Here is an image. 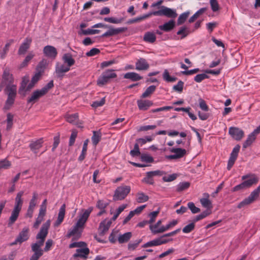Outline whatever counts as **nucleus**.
I'll return each instance as SVG.
<instances>
[{"label": "nucleus", "instance_id": "obj_1", "mask_svg": "<svg viewBox=\"0 0 260 260\" xmlns=\"http://www.w3.org/2000/svg\"><path fill=\"white\" fill-rule=\"evenodd\" d=\"M49 226L50 220H48L42 225L40 232L37 235L36 239L38 241L31 245V250L34 253L30 257V260H38L43 255L44 250L41 247L44 244Z\"/></svg>", "mask_w": 260, "mask_h": 260}, {"label": "nucleus", "instance_id": "obj_2", "mask_svg": "<svg viewBox=\"0 0 260 260\" xmlns=\"http://www.w3.org/2000/svg\"><path fill=\"white\" fill-rule=\"evenodd\" d=\"M92 210L93 208L90 207L88 209L83 210V212L80 214L76 224L69 231L67 235L68 238H70L74 235H77L79 237L81 236L84 225Z\"/></svg>", "mask_w": 260, "mask_h": 260}, {"label": "nucleus", "instance_id": "obj_3", "mask_svg": "<svg viewBox=\"0 0 260 260\" xmlns=\"http://www.w3.org/2000/svg\"><path fill=\"white\" fill-rule=\"evenodd\" d=\"M23 194L24 191H20L16 194L15 199L14 207L9 219L8 225L9 226L13 224L19 216L23 203V200L22 199Z\"/></svg>", "mask_w": 260, "mask_h": 260}, {"label": "nucleus", "instance_id": "obj_4", "mask_svg": "<svg viewBox=\"0 0 260 260\" xmlns=\"http://www.w3.org/2000/svg\"><path fill=\"white\" fill-rule=\"evenodd\" d=\"M14 78L13 75L10 72L9 68H5L4 70L2 80L0 83V88L6 87L5 90H10L12 86H16L13 84Z\"/></svg>", "mask_w": 260, "mask_h": 260}, {"label": "nucleus", "instance_id": "obj_5", "mask_svg": "<svg viewBox=\"0 0 260 260\" xmlns=\"http://www.w3.org/2000/svg\"><path fill=\"white\" fill-rule=\"evenodd\" d=\"M54 86L53 80L50 81L47 85L42 87L41 89L35 90L33 92L30 98L28 99L27 103L34 102L41 97L45 95L48 91Z\"/></svg>", "mask_w": 260, "mask_h": 260}, {"label": "nucleus", "instance_id": "obj_6", "mask_svg": "<svg viewBox=\"0 0 260 260\" xmlns=\"http://www.w3.org/2000/svg\"><path fill=\"white\" fill-rule=\"evenodd\" d=\"M131 188L130 186L122 185L116 189L113 195L114 201L122 200L124 199L130 192Z\"/></svg>", "mask_w": 260, "mask_h": 260}, {"label": "nucleus", "instance_id": "obj_7", "mask_svg": "<svg viewBox=\"0 0 260 260\" xmlns=\"http://www.w3.org/2000/svg\"><path fill=\"white\" fill-rule=\"evenodd\" d=\"M260 193V185L254 190H253L250 195L242 202H241L238 205V208H242L244 206L248 205L252 203L259 196Z\"/></svg>", "mask_w": 260, "mask_h": 260}, {"label": "nucleus", "instance_id": "obj_8", "mask_svg": "<svg viewBox=\"0 0 260 260\" xmlns=\"http://www.w3.org/2000/svg\"><path fill=\"white\" fill-rule=\"evenodd\" d=\"M8 95L7 99L5 103L4 109H9L13 105L17 94V86H12L10 90H5Z\"/></svg>", "mask_w": 260, "mask_h": 260}, {"label": "nucleus", "instance_id": "obj_9", "mask_svg": "<svg viewBox=\"0 0 260 260\" xmlns=\"http://www.w3.org/2000/svg\"><path fill=\"white\" fill-rule=\"evenodd\" d=\"M169 151L173 153V154L166 156V158L169 160L180 159L183 157L187 153L186 149L181 148H171L169 149Z\"/></svg>", "mask_w": 260, "mask_h": 260}, {"label": "nucleus", "instance_id": "obj_10", "mask_svg": "<svg viewBox=\"0 0 260 260\" xmlns=\"http://www.w3.org/2000/svg\"><path fill=\"white\" fill-rule=\"evenodd\" d=\"M116 74L113 70H108L103 73L102 75L98 78L97 83L101 86L107 83L111 79L115 78Z\"/></svg>", "mask_w": 260, "mask_h": 260}, {"label": "nucleus", "instance_id": "obj_11", "mask_svg": "<svg viewBox=\"0 0 260 260\" xmlns=\"http://www.w3.org/2000/svg\"><path fill=\"white\" fill-rule=\"evenodd\" d=\"M29 228L24 227L19 233L15 241L11 244V245H16L18 243L21 244L22 242L27 241L29 238Z\"/></svg>", "mask_w": 260, "mask_h": 260}, {"label": "nucleus", "instance_id": "obj_12", "mask_svg": "<svg viewBox=\"0 0 260 260\" xmlns=\"http://www.w3.org/2000/svg\"><path fill=\"white\" fill-rule=\"evenodd\" d=\"M229 133L231 137L236 141L241 140L244 135V132L242 129L234 126L229 128Z\"/></svg>", "mask_w": 260, "mask_h": 260}, {"label": "nucleus", "instance_id": "obj_13", "mask_svg": "<svg viewBox=\"0 0 260 260\" xmlns=\"http://www.w3.org/2000/svg\"><path fill=\"white\" fill-rule=\"evenodd\" d=\"M157 13H155L157 16H165L169 18H175L177 17V14L176 11L170 8L162 7L161 10L156 11Z\"/></svg>", "mask_w": 260, "mask_h": 260}, {"label": "nucleus", "instance_id": "obj_14", "mask_svg": "<svg viewBox=\"0 0 260 260\" xmlns=\"http://www.w3.org/2000/svg\"><path fill=\"white\" fill-rule=\"evenodd\" d=\"M242 180H244V182L247 187H249L253 184H256L259 180V178L255 174H248L244 175L242 177Z\"/></svg>", "mask_w": 260, "mask_h": 260}, {"label": "nucleus", "instance_id": "obj_15", "mask_svg": "<svg viewBox=\"0 0 260 260\" xmlns=\"http://www.w3.org/2000/svg\"><path fill=\"white\" fill-rule=\"evenodd\" d=\"M240 149L239 145H237L233 149L228 162L227 169L230 170L234 165Z\"/></svg>", "mask_w": 260, "mask_h": 260}, {"label": "nucleus", "instance_id": "obj_16", "mask_svg": "<svg viewBox=\"0 0 260 260\" xmlns=\"http://www.w3.org/2000/svg\"><path fill=\"white\" fill-rule=\"evenodd\" d=\"M70 70V68L67 65L56 63L55 67V73L58 77H62L64 74Z\"/></svg>", "mask_w": 260, "mask_h": 260}, {"label": "nucleus", "instance_id": "obj_17", "mask_svg": "<svg viewBox=\"0 0 260 260\" xmlns=\"http://www.w3.org/2000/svg\"><path fill=\"white\" fill-rule=\"evenodd\" d=\"M43 53L47 57L54 59L57 54L56 49L50 45L46 46L43 49Z\"/></svg>", "mask_w": 260, "mask_h": 260}, {"label": "nucleus", "instance_id": "obj_18", "mask_svg": "<svg viewBox=\"0 0 260 260\" xmlns=\"http://www.w3.org/2000/svg\"><path fill=\"white\" fill-rule=\"evenodd\" d=\"M89 249L87 247V246L82 248L77 249L76 252L73 255V257L74 258L81 257L86 259L89 254Z\"/></svg>", "mask_w": 260, "mask_h": 260}, {"label": "nucleus", "instance_id": "obj_19", "mask_svg": "<svg viewBox=\"0 0 260 260\" xmlns=\"http://www.w3.org/2000/svg\"><path fill=\"white\" fill-rule=\"evenodd\" d=\"M31 42L32 39L30 37L26 38L19 48L18 54H24L29 49Z\"/></svg>", "mask_w": 260, "mask_h": 260}, {"label": "nucleus", "instance_id": "obj_20", "mask_svg": "<svg viewBox=\"0 0 260 260\" xmlns=\"http://www.w3.org/2000/svg\"><path fill=\"white\" fill-rule=\"evenodd\" d=\"M137 103L139 109L142 111L147 110L153 104L151 101L148 100H138Z\"/></svg>", "mask_w": 260, "mask_h": 260}, {"label": "nucleus", "instance_id": "obj_21", "mask_svg": "<svg viewBox=\"0 0 260 260\" xmlns=\"http://www.w3.org/2000/svg\"><path fill=\"white\" fill-rule=\"evenodd\" d=\"M112 220L105 219L102 221L99 225V231L101 235H104L105 233L108 231L111 224Z\"/></svg>", "mask_w": 260, "mask_h": 260}, {"label": "nucleus", "instance_id": "obj_22", "mask_svg": "<svg viewBox=\"0 0 260 260\" xmlns=\"http://www.w3.org/2000/svg\"><path fill=\"white\" fill-rule=\"evenodd\" d=\"M66 212V205L62 204L59 210L57 219L54 223V226H59L63 221Z\"/></svg>", "mask_w": 260, "mask_h": 260}, {"label": "nucleus", "instance_id": "obj_23", "mask_svg": "<svg viewBox=\"0 0 260 260\" xmlns=\"http://www.w3.org/2000/svg\"><path fill=\"white\" fill-rule=\"evenodd\" d=\"M162 223V220L161 219L158 220L157 222L152 225L151 224L149 226L150 230H151V232L153 234H156L158 233H162L164 232V231L162 230V229L164 228V226H161L159 227L160 225Z\"/></svg>", "mask_w": 260, "mask_h": 260}, {"label": "nucleus", "instance_id": "obj_24", "mask_svg": "<svg viewBox=\"0 0 260 260\" xmlns=\"http://www.w3.org/2000/svg\"><path fill=\"white\" fill-rule=\"evenodd\" d=\"M124 30V28L119 27V28H113L109 27V29L106 31L104 34L102 35V37H107L115 36L118 35L120 32L123 31Z\"/></svg>", "mask_w": 260, "mask_h": 260}, {"label": "nucleus", "instance_id": "obj_25", "mask_svg": "<svg viewBox=\"0 0 260 260\" xmlns=\"http://www.w3.org/2000/svg\"><path fill=\"white\" fill-rule=\"evenodd\" d=\"M149 65L145 59L141 58L136 62V69L138 71L147 70Z\"/></svg>", "mask_w": 260, "mask_h": 260}, {"label": "nucleus", "instance_id": "obj_26", "mask_svg": "<svg viewBox=\"0 0 260 260\" xmlns=\"http://www.w3.org/2000/svg\"><path fill=\"white\" fill-rule=\"evenodd\" d=\"M62 60L65 64L71 68L75 62V59L70 53H65L62 56Z\"/></svg>", "mask_w": 260, "mask_h": 260}, {"label": "nucleus", "instance_id": "obj_27", "mask_svg": "<svg viewBox=\"0 0 260 260\" xmlns=\"http://www.w3.org/2000/svg\"><path fill=\"white\" fill-rule=\"evenodd\" d=\"M175 26V21L173 20H170L168 22L164 23L163 25H159V28L165 31H169Z\"/></svg>", "mask_w": 260, "mask_h": 260}, {"label": "nucleus", "instance_id": "obj_28", "mask_svg": "<svg viewBox=\"0 0 260 260\" xmlns=\"http://www.w3.org/2000/svg\"><path fill=\"white\" fill-rule=\"evenodd\" d=\"M125 79H130L133 81H137L142 79V77L135 72H128L124 75Z\"/></svg>", "mask_w": 260, "mask_h": 260}, {"label": "nucleus", "instance_id": "obj_29", "mask_svg": "<svg viewBox=\"0 0 260 260\" xmlns=\"http://www.w3.org/2000/svg\"><path fill=\"white\" fill-rule=\"evenodd\" d=\"M149 199V197L142 191H139L136 194V200L138 203L146 202Z\"/></svg>", "mask_w": 260, "mask_h": 260}, {"label": "nucleus", "instance_id": "obj_30", "mask_svg": "<svg viewBox=\"0 0 260 260\" xmlns=\"http://www.w3.org/2000/svg\"><path fill=\"white\" fill-rule=\"evenodd\" d=\"M42 143L43 140L41 139L31 143L29 146L31 150L35 153H37L38 152V150L42 147Z\"/></svg>", "mask_w": 260, "mask_h": 260}, {"label": "nucleus", "instance_id": "obj_31", "mask_svg": "<svg viewBox=\"0 0 260 260\" xmlns=\"http://www.w3.org/2000/svg\"><path fill=\"white\" fill-rule=\"evenodd\" d=\"M132 236L131 232H127L123 234L120 235L118 238V241L120 244L127 242Z\"/></svg>", "mask_w": 260, "mask_h": 260}, {"label": "nucleus", "instance_id": "obj_32", "mask_svg": "<svg viewBox=\"0 0 260 260\" xmlns=\"http://www.w3.org/2000/svg\"><path fill=\"white\" fill-rule=\"evenodd\" d=\"M143 39L146 42L152 43L155 41L156 36L154 32L148 31L144 34Z\"/></svg>", "mask_w": 260, "mask_h": 260}, {"label": "nucleus", "instance_id": "obj_33", "mask_svg": "<svg viewBox=\"0 0 260 260\" xmlns=\"http://www.w3.org/2000/svg\"><path fill=\"white\" fill-rule=\"evenodd\" d=\"M161 243L162 242L160 241V237H159L145 243L144 245H143L142 247L146 248L148 247L159 246L161 245Z\"/></svg>", "mask_w": 260, "mask_h": 260}, {"label": "nucleus", "instance_id": "obj_34", "mask_svg": "<svg viewBox=\"0 0 260 260\" xmlns=\"http://www.w3.org/2000/svg\"><path fill=\"white\" fill-rule=\"evenodd\" d=\"M102 134L100 131H93V136L91 137L92 142L96 146L101 139Z\"/></svg>", "mask_w": 260, "mask_h": 260}, {"label": "nucleus", "instance_id": "obj_35", "mask_svg": "<svg viewBox=\"0 0 260 260\" xmlns=\"http://www.w3.org/2000/svg\"><path fill=\"white\" fill-rule=\"evenodd\" d=\"M127 205L126 204H123L119 206V207L116 209L111 220L115 221L117 218L120 214L127 207Z\"/></svg>", "mask_w": 260, "mask_h": 260}, {"label": "nucleus", "instance_id": "obj_36", "mask_svg": "<svg viewBox=\"0 0 260 260\" xmlns=\"http://www.w3.org/2000/svg\"><path fill=\"white\" fill-rule=\"evenodd\" d=\"M35 84V83H34V82H32L31 81V82L28 85V86L26 87V88L25 89V86H26V83L23 80L22 81V82L21 87H20V88L19 89V93L20 94H23L24 95L25 93H23V91H24V92H25L26 91L29 90L30 89H31L32 88V87L34 86Z\"/></svg>", "mask_w": 260, "mask_h": 260}, {"label": "nucleus", "instance_id": "obj_37", "mask_svg": "<svg viewBox=\"0 0 260 260\" xmlns=\"http://www.w3.org/2000/svg\"><path fill=\"white\" fill-rule=\"evenodd\" d=\"M156 89V86L155 85H151L149 86L145 91L144 92L142 93L141 97L142 98H146L149 96L151 94H152Z\"/></svg>", "mask_w": 260, "mask_h": 260}, {"label": "nucleus", "instance_id": "obj_38", "mask_svg": "<svg viewBox=\"0 0 260 260\" xmlns=\"http://www.w3.org/2000/svg\"><path fill=\"white\" fill-rule=\"evenodd\" d=\"M255 138L256 136H255L253 134L250 133L248 135L246 140L243 143V148H246L248 146H250L254 142Z\"/></svg>", "mask_w": 260, "mask_h": 260}, {"label": "nucleus", "instance_id": "obj_39", "mask_svg": "<svg viewBox=\"0 0 260 260\" xmlns=\"http://www.w3.org/2000/svg\"><path fill=\"white\" fill-rule=\"evenodd\" d=\"M13 118L14 115L10 113H9L7 115V119L6 122L7 123L6 129L9 131L13 126Z\"/></svg>", "mask_w": 260, "mask_h": 260}, {"label": "nucleus", "instance_id": "obj_40", "mask_svg": "<svg viewBox=\"0 0 260 260\" xmlns=\"http://www.w3.org/2000/svg\"><path fill=\"white\" fill-rule=\"evenodd\" d=\"M155 137L154 135H152L151 136H147L143 138H139L137 139V142L139 143L141 145L145 144L147 142H151Z\"/></svg>", "mask_w": 260, "mask_h": 260}, {"label": "nucleus", "instance_id": "obj_41", "mask_svg": "<svg viewBox=\"0 0 260 260\" xmlns=\"http://www.w3.org/2000/svg\"><path fill=\"white\" fill-rule=\"evenodd\" d=\"M88 142H89V140L88 139H86L84 142L82 152L79 157V160L80 161L83 160L85 157V155H86L87 149V145H88Z\"/></svg>", "mask_w": 260, "mask_h": 260}, {"label": "nucleus", "instance_id": "obj_42", "mask_svg": "<svg viewBox=\"0 0 260 260\" xmlns=\"http://www.w3.org/2000/svg\"><path fill=\"white\" fill-rule=\"evenodd\" d=\"M38 198V194L36 192L32 193V197L29 203L28 208L35 209V208L37 204V200Z\"/></svg>", "mask_w": 260, "mask_h": 260}, {"label": "nucleus", "instance_id": "obj_43", "mask_svg": "<svg viewBox=\"0 0 260 260\" xmlns=\"http://www.w3.org/2000/svg\"><path fill=\"white\" fill-rule=\"evenodd\" d=\"M211 213V211L210 210H206L202 212L201 214L197 215L194 219V221L197 222L200 220H201L209 215Z\"/></svg>", "mask_w": 260, "mask_h": 260}, {"label": "nucleus", "instance_id": "obj_44", "mask_svg": "<svg viewBox=\"0 0 260 260\" xmlns=\"http://www.w3.org/2000/svg\"><path fill=\"white\" fill-rule=\"evenodd\" d=\"M200 203L204 207L207 208V210H211L212 208V203L208 198L201 199Z\"/></svg>", "mask_w": 260, "mask_h": 260}, {"label": "nucleus", "instance_id": "obj_45", "mask_svg": "<svg viewBox=\"0 0 260 260\" xmlns=\"http://www.w3.org/2000/svg\"><path fill=\"white\" fill-rule=\"evenodd\" d=\"M190 186V183L188 182H182L179 183L176 188V190L178 192L182 191L187 189Z\"/></svg>", "mask_w": 260, "mask_h": 260}, {"label": "nucleus", "instance_id": "obj_46", "mask_svg": "<svg viewBox=\"0 0 260 260\" xmlns=\"http://www.w3.org/2000/svg\"><path fill=\"white\" fill-rule=\"evenodd\" d=\"M163 79L168 82H173L176 80V78L171 77L169 75V73L167 70H165L162 75Z\"/></svg>", "mask_w": 260, "mask_h": 260}, {"label": "nucleus", "instance_id": "obj_47", "mask_svg": "<svg viewBox=\"0 0 260 260\" xmlns=\"http://www.w3.org/2000/svg\"><path fill=\"white\" fill-rule=\"evenodd\" d=\"M34 55L32 53H29L25 57L23 62L20 64L19 68L20 69L24 68L27 66L30 60L33 58Z\"/></svg>", "mask_w": 260, "mask_h": 260}, {"label": "nucleus", "instance_id": "obj_48", "mask_svg": "<svg viewBox=\"0 0 260 260\" xmlns=\"http://www.w3.org/2000/svg\"><path fill=\"white\" fill-rule=\"evenodd\" d=\"M190 13L189 11L185 12L181 14L178 17L177 20L178 25H181L183 23L188 17Z\"/></svg>", "mask_w": 260, "mask_h": 260}, {"label": "nucleus", "instance_id": "obj_49", "mask_svg": "<svg viewBox=\"0 0 260 260\" xmlns=\"http://www.w3.org/2000/svg\"><path fill=\"white\" fill-rule=\"evenodd\" d=\"M66 118L68 122L71 123H75L78 118V115L77 113L68 115L66 116Z\"/></svg>", "mask_w": 260, "mask_h": 260}, {"label": "nucleus", "instance_id": "obj_50", "mask_svg": "<svg viewBox=\"0 0 260 260\" xmlns=\"http://www.w3.org/2000/svg\"><path fill=\"white\" fill-rule=\"evenodd\" d=\"M189 33L188 28L186 27L183 26L180 28V29L177 32L178 35H182L181 39H183L186 37Z\"/></svg>", "mask_w": 260, "mask_h": 260}, {"label": "nucleus", "instance_id": "obj_51", "mask_svg": "<svg viewBox=\"0 0 260 260\" xmlns=\"http://www.w3.org/2000/svg\"><path fill=\"white\" fill-rule=\"evenodd\" d=\"M86 246L87 244L84 242H75L71 243L69 247L70 248H73L74 247L83 248Z\"/></svg>", "mask_w": 260, "mask_h": 260}, {"label": "nucleus", "instance_id": "obj_52", "mask_svg": "<svg viewBox=\"0 0 260 260\" xmlns=\"http://www.w3.org/2000/svg\"><path fill=\"white\" fill-rule=\"evenodd\" d=\"M104 21L114 24H118L122 22V18H116L114 17H105Z\"/></svg>", "mask_w": 260, "mask_h": 260}, {"label": "nucleus", "instance_id": "obj_53", "mask_svg": "<svg viewBox=\"0 0 260 260\" xmlns=\"http://www.w3.org/2000/svg\"><path fill=\"white\" fill-rule=\"evenodd\" d=\"M142 240H137L134 242H130L128 244V249L131 251L134 250L138 246V245L141 242Z\"/></svg>", "mask_w": 260, "mask_h": 260}, {"label": "nucleus", "instance_id": "obj_54", "mask_svg": "<svg viewBox=\"0 0 260 260\" xmlns=\"http://www.w3.org/2000/svg\"><path fill=\"white\" fill-rule=\"evenodd\" d=\"M141 159L142 161L146 162H152L154 161L153 158L148 154H142L141 155Z\"/></svg>", "mask_w": 260, "mask_h": 260}, {"label": "nucleus", "instance_id": "obj_55", "mask_svg": "<svg viewBox=\"0 0 260 260\" xmlns=\"http://www.w3.org/2000/svg\"><path fill=\"white\" fill-rule=\"evenodd\" d=\"M178 221L177 220L174 219L169 222L168 224L164 226V228L162 229V230H164L165 232L175 226L178 223Z\"/></svg>", "mask_w": 260, "mask_h": 260}, {"label": "nucleus", "instance_id": "obj_56", "mask_svg": "<svg viewBox=\"0 0 260 260\" xmlns=\"http://www.w3.org/2000/svg\"><path fill=\"white\" fill-rule=\"evenodd\" d=\"M159 212V210L158 209L157 211H153L149 214L148 216L150 217V219L148 220L149 223L151 224L155 221V218L158 215Z\"/></svg>", "mask_w": 260, "mask_h": 260}, {"label": "nucleus", "instance_id": "obj_57", "mask_svg": "<svg viewBox=\"0 0 260 260\" xmlns=\"http://www.w3.org/2000/svg\"><path fill=\"white\" fill-rule=\"evenodd\" d=\"M195 227L194 223L193 222L190 223L187 225H186L185 226H184L182 229V232L184 233H189L191 232Z\"/></svg>", "mask_w": 260, "mask_h": 260}, {"label": "nucleus", "instance_id": "obj_58", "mask_svg": "<svg viewBox=\"0 0 260 260\" xmlns=\"http://www.w3.org/2000/svg\"><path fill=\"white\" fill-rule=\"evenodd\" d=\"M11 166V162L6 159L0 160V169H8Z\"/></svg>", "mask_w": 260, "mask_h": 260}, {"label": "nucleus", "instance_id": "obj_59", "mask_svg": "<svg viewBox=\"0 0 260 260\" xmlns=\"http://www.w3.org/2000/svg\"><path fill=\"white\" fill-rule=\"evenodd\" d=\"M188 208L190 210L191 212L193 213H197L200 212V209L196 207L194 204L193 202H189L187 204Z\"/></svg>", "mask_w": 260, "mask_h": 260}, {"label": "nucleus", "instance_id": "obj_60", "mask_svg": "<svg viewBox=\"0 0 260 260\" xmlns=\"http://www.w3.org/2000/svg\"><path fill=\"white\" fill-rule=\"evenodd\" d=\"M142 181L148 184H153L154 183L152 176L149 174V172L147 173L146 176L143 179Z\"/></svg>", "mask_w": 260, "mask_h": 260}, {"label": "nucleus", "instance_id": "obj_61", "mask_svg": "<svg viewBox=\"0 0 260 260\" xmlns=\"http://www.w3.org/2000/svg\"><path fill=\"white\" fill-rule=\"evenodd\" d=\"M208 78V76L205 74H200L197 75L194 78V80L196 82L198 83H200L202 82L203 80L207 79Z\"/></svg>", "mask_w": 260, "mask_h": 260}, {"label": "nucleus", "instance_id": "obj_62", "mask_svg": "<svg viewBox=\"0 0 260 260\" xmlns=\"http://www.w3.org/2000/svg\"><path fill=\"white\" fill-rule=\"evenodd\" d=\"M177 174H172L168 176H165L162 177V180L165 182H171L175 180L177 177Z\"/></svg>", "mask_w": 260, "mask_h": 260}, {"label": "nucleus", "instance_id": "obj_63", "mask_svg": "<svg viewBox=\"0 0 260 260\" xmlns=\"http://www.w3.org/2000/svg\"><path fill=\"white\" fill-rule=\"evenodd\" d=\"M130 154L132 156H138L140 154V152L138 144H135L134 148L130 151Z\"/></svg>", "mask_w": 260, "mask_h": 260}, {"label": "nucleus", "instance_id": "obj_64", "mask_svg": "<svg viewBox=\"0 0 260 260\" xmlns=\"http://www.w3.org/2000/svg\"><path fill=\"white\" fill-rule=\"evenodd\" d=\"M199 107L202 110L204 111H208L209 108L204 100H203L202 99H199Z\"/></svg>", "mask_w": 260, "mask_h": 260}]
</instances>
